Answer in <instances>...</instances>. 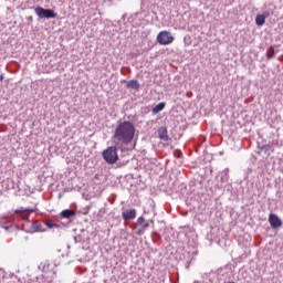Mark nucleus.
<instances>
[{
	"instance_id": "obj_10",
	"label": "nucleus",
	"mask_w": 283,
	"mask_h": 283,
	"mask_svg": "<svg viewBox=\"0 0 283 283\" xmlns=\"http://www.w3.org/2000/svg\"><path fill=\"white\" fill-rule=\"evenodd\" d=\"M74 216H76V212L74 210H70V209L63 210L61 212V218H66L67 219V218H72Z\"/></svg>"
},
{
	"instance_id": "obj_9",
	"label": "nucleus",
	"mask_w": 283,
	"mask_h": 283,
	"mask_svg": "<svg viewBox=\"0 0 283 283\" xmlns=\"http://www.w3.org/2000/svg\"><path fill=\"white\" fill-rule=\"evenodd\" d=\"M127 90H140V83L137 80H130L126 82Z\"/></svg>"
},
{
	"instance_id": "obj_14",
	"label": "nucleus",
	"mask_w": 283,
	"mask_h": 283,
	"mask_svg": "<svg viewBox=\"0 0 283 283\" xmlns=\"http://www.w3.org/2000/svg\"><path fill=\"white\" fill-rule=\"evenodd\" d=\"M46 227H48L49 229H54V227H59V224H56V223H54V222H52V221H46Z\"/></svg>"
},
{
	"instance_id": "obj_3",
	"label": "nucleus",
	"mask_w": 283,
	"mask_h": 283,
	"mask_svg": "<svg viewBox=\"0 0 283 283\" xmlns=\"http://www.w3.org/2000/svg\"><path fill=\"white\" fill-rule=\"evenodd\" d=\"M174 35H171V32L169 31H161L157 35V43L159 45H171L174 43Z\"/></svg>"
},
{
	"instance_id": "obj_5",
	"label": "nucleus",
	"mask_w": 283,
	"mask_h": 283,
	"mask_svg": "<svg viewBox=\"0 0 283 283\" xmlns=\"http://www.w3.org/2000/svg\"><path fill=\"white\" fill-rule=\"evenodd\" d=\"M269 222L272 229H280V227H282V220H280V218L274 213L269 216Z\"/></svg>"
},
{
	"instance_id": "obj_4",
	"label": "nucleus",
	"mask_w": 283,
	"mask_h": 283,
	"mask_svg": "<svg viewBox=\"0 0 283 283\" xmlns=\"http://www.w3.org/2000/svg\"><path fill=\"white\" fill-rule=\"evenodd\" d=\"M35 14H38L40 19H56V13L51 9H44L43 7H36Z\"/></svg>"
},
{
	"instance_id": "obj_1",
	"label": "nucleus",
	"mask_w": 283,
	"mask_h": 283,
	"mask_svg": "<svg viewBox=\"0 0 283 283\" xmlns=\"http://www.w3.org/2000/svg\"><path fill=\"white\" fill-rule=\"evenodd\" d=\"M134 136H136V127L132 122H122L115 128V133L113 138L122 143V145H129L132 140H134Z\"/></svg>"
},
{
	"instance_id": "obj_13",
	"label": "nucleus",
	"mask_w": 283,
	"mask_h": 283,
	"mask_svg": "<svg viewBox=\"0 0 283 283\" xmlns=\"http://www.w3.org/2000/svg\"><path fill=\"white\" fill-rule=\"evenodd\" d=\"M15 213H21L23 216V218H25V216L23 213H34V209L15 210Z\"/></svg>"
},
{
	"instance_id": "obj_12",
	"label": "nucleus",
	"mask_w": 283,
	"mask_h": 283,
	"mask_svg": "<svg viewBox=\"0 0 283 283\" xmlns=\"http://www.w3.org/2000/svg\"><path fill=\"white\" fill-rule=\"evenodd\" d=\"M165 109V103H159L153 108V114H158V112H163Z\"/></svg>"
},
{
	"instance_id": "obj_15",
	"label": "nucleus",
	"mask_w": 283,
	"mask_h": 283,
	"mask_svg": "<svg viewBox=\"0 0 283 283\" xmlns=\"http://www.w3.org/2000/svg\"><path fill=\"white\" fill-rule=\"evenodd\" d=\"M0 81H3V75H0Z\"/></svg>"
},
{
	"instance_id": "obj_11",
	"label": "nucleus",
	"mask_w": 283,
	"mask_h": 283,
	"mask_svg": "<svg viewBox=\"0 0 283 283\" xmlns=\"http://www.w3.org/2000/svg\"><path fill=\"white\" fill-rule=\"evenodd\" d=\"M137 224H139V227H143V229H147L149 227V222L145 220V217H139L137 219Z\"/></svg>"
},
{
	"instance_id": "obj_8",
	"label": "nucleus",
	"mask_w": 283,
	"mask_h": 283,
	"mask_svg": "<svg viewBox=\"0 0 283 283\" xmlns=\"http://www.w3.org/2000/svg\"><path fill=\"white\" fill-rule=\"evenodd\" d=\"M158 136H159L160 140H164L165 143H167V140H169L167 127H160L158 129Z\"/></svg>"
},
{
	"instance_id": "obj_7",
	"label": "nucleus",
	"mask_w": 283,
	"mask_h": 283,
	"mask_svg": "<svg viewBox=\"0 0 283 283\" xmlns=\"http://www.w3.org/2000/svg\"><path fill=\"white\" fill-rule=\"evenodd\" d=\"M268 17H269V12H268V11L264 12V13H262V14H258V15L255 17V23H256V25H259V27L264 25V23H266Z\"/></svg>"
},
{
	"instance_id": "obj_6",
	"label": "nucleus",
	"mask_w": 283,
	"mask_h": 283,
	"mask_svg": "<svg viewBox=\"0 0 283 283\" xmlns=\"http://www.w3.org/2000/svg\"><path fill=\"white\" fill-rule=\"evenodd\" d=\"M122 218L126 222L129 220H134L136 218V209H129V210L124 211L122 213Z\"/></svg>"
},
{
	"instance_id": "obj_2",
	"label": "nucleus",
	"mask_w": 283,
	"mask_h": 283,
	"mask_svg": "<svg viewBox=\"0 0 283 283\" xmlns=\"http://www.w3.org/2000/svg\"><path fill=\"white\" fill-rule=\"evenodd\" d=\"M102 156L107 165H116L118 163V148L116 146H108L103 150Z\"/></svg>"
}]
</instances>
